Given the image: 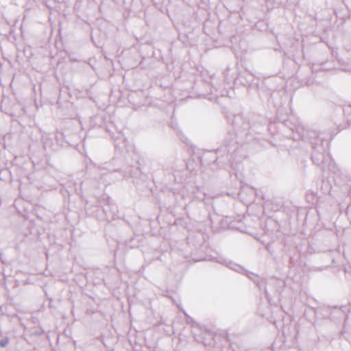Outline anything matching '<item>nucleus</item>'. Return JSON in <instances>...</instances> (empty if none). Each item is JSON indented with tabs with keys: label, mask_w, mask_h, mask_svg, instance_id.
<instances>
[{
	"label": "nucleus",
	"mask_w": 351,
	"mask_h": 351,
	"mask_svg": "<svg viewBox=\"0 0 351 351\" xmlns=\"http://www.w3.org/2000/svg\"><path fill=\"white\" fill-rule=\"evenodd\" d=\"M343 114L346 118L348 123L351 124V104L345 106L343 108Z\"/></svg>",
	"instance_id": "5"
},
{
	"label": "nucleus",
	"mask_w": 351,
	"mask_h": 351,
	"mask_svg": "<svg viewBox=\"0 0 351 351\" xmlns=\"http://www.w3.org/2000/svg\"><path fill=\"white\" fill-rule=\"evenodd\" d=\"M333 173H334V174H337V171H334V172H333Z\"/></svg>",
	"instance_id": "10"
},
{
	"label": "nucleus",
	"mask_w": 351,
	"mask_h": 351,
	"mask_svg": "<svg viewBox=\"0 0 351 351\" xmlns=\"http://www.w3.org/2000/svg\"><path fill=\"white\" fill-rule=\"evenodd\" d=\"M326 63H324L322 64V69H328L329 68L325 66Z\"/></svg>",
	"instance_id": "9"
},
{
	"label": "nucleus",
	"mask_w": 351,
	"mask_h": 351,
	"mask_svg": "<svg viewBox=\"0 0 351 351\" xmlns=\"http://www.w3.org/2000/svg\"><path fill=\"white\" fill-rule=\"evenodd\" d=\"M309 138L312 147L311 156L312 162L317 166H320L325 161V152L328 146V142L327 140L321 138L315 132L310 133Z\"/></svg>",
	"instance_id": "2"
},
{
	"label": "nucleus",
	"mask_w": 351,
	"mask_h": 351,
	"mask_svg": "<svg viewBox=\"0 0 351 351\" xmlns=\"http://www.w3.org/2000/svg\"><path fill=\"white\" fill-rule=\"evenodd\" d=\"M162 295L163 296L170 298L174 304H176L178 308H180V300L176 293L169 291H166L165 293Z\"/></svg>",
	"instance_id": "3"
},
{
	"label": "nucleus",
	"mask_w": 351,
	"mask_h": 351,
	"mask_svg": "<svg viewBox=\"0 0 351 351\" xmlns=\"http://www.w3.org/2000/svg\"><path fill=\"white\" fill-rule=\"evenodd\" d=\"M197 174H198L197 171H194V172H193V171H191V176H197Z\"/></svg>",
	"instance_id": "8"
},
{
	"label": "nucleus",
	"mask_w": 351,
	"mask_h": 351,
	"mask_svg": "<svg viewBox=\"0 0 351 351\" xmlns=\"http://www.w3.org/2000/svg\"><path fill=\"white\" fill-rule=\"evenodd\" d=\"M8 343V339H3V340H1L0 341V346L1 347H5Z\"/></svg>",
	"instance_id": "6"
},
{
	"label": "nucleus",
	"mask_w": 351,
	"mask_h": 351,
	"mask_svg": "<svg viewBox=\"0 0 351 351\" xmlns=\"http://www.w3.org/2000/svg\"><path fill=\"white\" fill-rule=\"evenodd\" d=\"M233 129L226 133L220 147L216 150L217 153L232 155L239 149V145L237 139L236 130L245 131L249 128V123L245 121L241 114L234 115L231 121Z\"/></svg>",
	"instance_id": "1"
},
{
	"label": "nucleus",
	"mask_w": 351,
	"mask_h": 351,
	"mask_svg": "<svg viewBox=\"0 0 351 351\" xmlns=\"http://www.w3.org/2000/svg\"><path fill=\"white\" fill-rule=\"evenodd\" d=\"M194 165V162L192 161V162H189L186 166H187V168L189 169L190 167H193Z\"/></svg>",
	"instance_id": "7"
},
{
	"label": "nucleus",
	"mask_w": 351,
	"mask_h": 351,
	"mask_svg": "<svg viewBox=\"0 0 351 351\" xmlns=\"http://www.w3.org/2000/svg\"><path fill=\"white\" fill-rule=\"evenodd\" d=\"M158 330H162L165 334L168 335L171 332V326L163 322H160L157 325Z\"/></svg>",
	"instance_id": "4"
}]
</instances>
